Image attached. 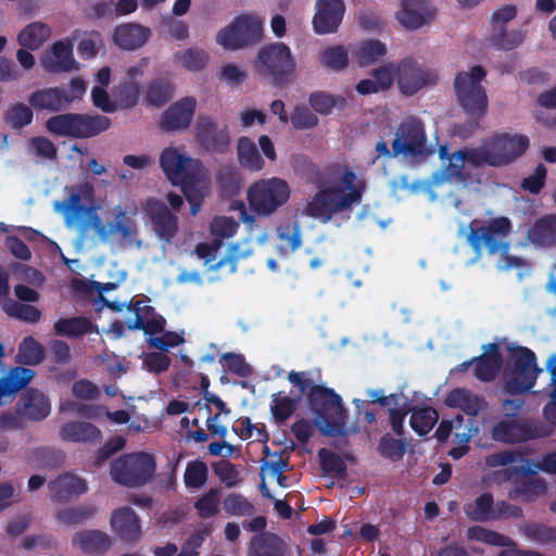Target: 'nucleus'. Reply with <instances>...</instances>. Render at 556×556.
Masks as SVG:
<instances>
[{
  "label": "nucleus",
  "mask_w": 556,
  "mask_h": 556,
  "mask_svg": "<svg viewBox=\"0 0 556 556\" xmlns=\"http://www.w3.org/2000/svg\"><path fill=\"white\" fill-rule=\"evenodd\" d=\"M270 408L277 420H286L293 413L295 403L289 396L278 393L273 395Z\"/></svg>",
  "instance_id": "62"
},
{
  "label": "nucleus",
  "mask_w": 556,
  "mask_h": 556,
  "mask_svg": "<svg viewBox=\"0 0 556 556\" xmlns=\"http://www.w3.org/2000/svg\"><path fill=\"white\" fill-rule=\"evenodd\" d=\"M155 470L153 456L146 452L125 454L113 460L111 478L118 484L136 488L147 483Z\"/></svg>",
  "instance_id": "12"
},
{
  "label": "nucleus",
  "mask_w": 556,
  "mask_h": 556,
  "mask_svg": "<svg viewBox=\"0 0 556 556\" xmlns=\"http://www.w3.org/2000/svg\"><path fill=\"white\" fill-rule=\"evenodd\" d=\"M68 197L53 204L68 227H74L81 218L85 203H91L86 210L85 228L92 230L101 242L118 247L141 248L136 223L127 216L122 205L108 206L104 202L93 203V186L89 182L67 188Z\"/></svg>",
  "instance_id": "1"
},
{
  "label": "nucleus",
  "mask_w": 556,
  "mask_h": 556,
  "mask_svg": "<svg viewBox=\"0 0 556 556\" xmlns=\"http://www.w3.org/2000/svg\"><path fill=\"white\" fill-rule=\"evenodd\" d=\"M292 188L285 178L273 176L255 180L247 190L250 211L260 217H269L288 204Z\"/></svg>",
  "instance_id": "7"
},
{
  "label": "nucleus",
  "mask_w": 556,
  "mask_h": 556,
  "mask_svg": "<svg viewBox=\"0 0 556 556\" xmlns=\"http://www.w3.org/2000/svg\"><path fill=\"white\" fill-rule=\"evenodd\" d=\"M73 545L85 553H103L110 547L111 539L102 531L86 530L74 535Z\"/></svg>",
  "instance_id": "35"
},
{
  "label": "nucleus",
  "mask_w": 556,
  "mask_h": 556,
  "mask_svg": "<svg viewBox=\"0 0 556 556\" xmlns=\"http://www.w3.org/2000/svg\"><path fill=\"white\" fill-rule=\"evenodd\" d=\"M5 118L13 128H21L30 124L33 112L28 105L17 103L7 111Z\"/></svg>",
  "instance_id": "58"
},
{
  "label": "nucleus",
  "mask_w": 556,
  "mask_h": 556,
  "mask_svg": "<svg viewBox=\"0 0 556 556\" xmlns=\"http://www.w3.org/2000/svg\"><path fill=\"white\" fill-rule=\"evenodd\" d=\"M239 229V223L231 217L216 216L210 223L211 242H200L194 248V254L204 264L216 261V255L223 245V241L232 238Z\"/></svg>",
  "instance_id": "17"
},
{
  "label": "nucleus",
  "mask_w": 556,
  "mask_h": 556,
  "mask_svg": "<svg viewBox=\"0 0 556 556\" xmlns=\"http://www.w3.org/2000/svg\"><path fill=\"white\" fill-rule=\"evenodd\" d=\"M290 383L299 388L301 393H308L313 410L316 414V427L327 435L343 433L345 426V410L341 397L333 390L313 386L306 372L291 371L288 377Z\"/></svg>",
  "instance_id": "5"
},
{
  "label": "nucleus",
  "mask_w": 556,
  "mask_h": 556,
  "mask_svg": "<svg viewBox=\"0 0 556 556\" xmlns=\"http://www.w3.org/2000/svg\"><path fill=\"white\" fill-rule=\"evenodd\" d=\"M78 412L97 421H101L105 417L115 425L127 424L130 419L129 414L125 410H116L112 413L103 406L80 407L78 408Z\"/></svg>",
  "instance_id": "49"
},
{
  "label": "nucleus",
  "mask_w": 556,
  "mask_h": 556,
  "mask_svg": "<svg viewBox=\"0 0 556 556\" xmlns=\"http://www.w3.org/2000/svg\"><path fill=\"white\" fill-rule=\"evenodd\" d=\"M51 27L42 22H33L17 34V42L22 48L39 49L50 37Z\"/></svg>",
  "instance_id": "36"
},
{
  "label": "nucleus",
  "mask_w": 556,
  "mask_h": 556,
  "mask_svg": "<svg viewBox=\"0 0 556 556\" xmlns=\"http://www.w3.org/2000/svg\"><path fill=\"white\" fill-rule=\"evenodd\" d=\"M61 438L64 441L78 443H96L100 441V429L86 421H70L61 428Z\"/></svg>",
  "instance_id": "33"
},
{
  "label": "nucleus",
  "mask_w": 556,
  "mask_h": 556,
  "mask_svg": "<svg viewBox=\"0 0 556 556\" xmlns=\"http://www.w3.org/2000/svg\"><path fill=\"white\" fill-rule=\"evenodd\" d=\"M277 236L281 241V245L278 247V253L280 255L293 252L302 244L301 228L296 223L279 226L277 228Z\"/></svg>",
  "instance_id": "44"
},
{
  "label": "nucleus",
  "mask_w": 556,
  "mask_h": 556,
  "mask_svg": "<svg viewBox=\"0 0 556 556\" xmlns=\"http://www.w3.org/2000/svg\"><path fill=\"white\" fill-rule=\"evenodd\" d=\"M511 223L507 217H497L484 224L473 220L470 225L468 240L471 247L479 252L486 249L494 257L495 266L500 270H508L521 266L530 267V264L517 256L509 254V245L505 238L511 231Z\"/></svg>",
  "instance_id": "6"
},
{
  "label": "nucleus",
  "mask_w": 556,
  "mask_h": 556,
  "mask_svg": "<svg viewBox=\"0 0 556 556\" xmlns=\"http://www.w3.org/2000/svg\"><path fill=\"white\" fill-rule=\"evenodd\" d=\"M174 94L173 85L166 79H156L152 81L148 89L146 99L150 105L161 106Z\"/></svg>",
  "instance_id": "48"
},
{
  "label": "nucleus",
  "mask_w": 556,
  "mask_h": 556,
  "mask_svg": "<svg viewBox=\"0 0 556 556\" xmlns=\"http://www.w3.org/2000/svg\"><path fill=\"white\" fill-rule=\"evenodd\" d=\"M197 104V99L190 96L175 101L161 115L160 128L167 132L187 129L193 119Z\"/></svg>",
  "instance_id": "19"
},
{
  "label": "nucleus",
  "mask_w": 556,
  "mask_h": 556,
  "mask_svg": "<svg viewBox=\"0 0 556 556\" xmlns=\"http://www.w3.org/2000/svg\"><path fill=\"white\" fill-rule=\"evenodd\" d=\"M219 503V492L215 489H212L195 502L194 507L200 517L208 518L218 513Z\"/></svg>",
  "instance_id": "56"
},
{
  "label": "nucleus",
  "mask_w": 556,
  "mask_h": 556,
  "mask_svg": "<svg viewBox=\"0 0 556 556\" xmlns=\"http://www.w3.org/2000/svg\"><path fill=\"white\" fill-rule=\"evenodd\" d=\"M394 83V68L392 63H388L374 70L367 78L361 79L355 90L362 96H368L389 90Z\"/></svg>",
  "instance_id": "28"
},
{
  "label": "nucleus",
  "mask_w": 556,
  "mask_h": 556,
  "mask_svg": "<svg viewBox=\"0 0 556 556\" xmlns=\"http://www.w3.org/2000/svg\"><path fill=\"white\" fill-rule=\"evenodd\" d=\"M5 313L27 323H36L40 319V312L31 305L22 304L14 301H7L3 304Z\"/></svg>",
  "instance_id": "55"
},
{
  "label": "nucleus",
  "mask_w": 556,
  "mask_h": 556,
  "mask_svg": "<svg viewBox=\"0 0 556 556\" xmlns=\"http://www.w3.org/2000/svg\"><path fill=\"white\" fill-rule=\"evenodd\" d=\"M318 58L323 66L334 72L343 71L349 64V52L346 48L341 45L323 49Z\"/></svg>",
  "instance_id": "43"
},
{
  "label": "nucleus",
  "mask_w": 556,
  "mask_h": 556,
  "mask_svg": "<svg viewBox=\"0 0 556 556\" xmlns=\"http://www.w3.org/2000/svg\"><path fill=\"white\" fill-rule=\"evenodd\" d=\"M525 40V33L521 29H507L505 27L491 28L489 35L490 43L501 50H513L519 47Z\"/></svg>",
  "instance_id": "42"
},
{
  "label": "nucleus",
  "mask_w": 556,
  "mask_h": 556,
  "mask_svg": "<svg viewBox=\"0 0 556 556\" xmlns=\"http://www.w3.org/2000/svg\"><path fill=\"white\" fill-rule=\"evenodd\" d=\"M159 162L170 184L181 187L191 206V214L197 215L211 191L208 169L200 160L190 156L185 146L170 144L164 148Z\"/></svg>",
  "instance_id": "4"
},
{
  "label": "nucleus",
  "mask_w": 556,
  "mask_h": 556,
  "mask_svg": "<svg viewBox=\"0 0 556 556\" xmlns=\"http://www.w3.org/2000/svg\"><path fill=\"white\" fill-rule=\"evenodd\" d=\"M345 5L343 0H316L313 28L316 34L328 35L339 28Z\"/></svg>",
  "instance_id": "23"
},
{
  "label": "nucleus",
  "mask_w": 556,
  "mask_h": 556,
  "mask_svg": "<svg viewBox=\"0 0 556 556\" xmlns=\"http://www.w3.org/2000/svg\"><path fill=\"white\" fill-rule=\"evenodd\" d=\"M140 94V84L125 80L118 88V100L123 108H131L137 104Z\"/></svg>",
  "instance_id": "61"
},
{
  "label": "nucleus",
  "mask_w": 556,
  "mask_h": 556,
  "mask_svg": "<svg viewBox=\"0 0 556 556\" xmlns=\"http://www.w3.org/2000/svg\"><path fill=\"white\" fill-rule=\"evenodd\" d=\"M111 125L110 118L101 115L59 114L46 122L47 130L60 137L86 138L106 130Z\"/></svg>",
  "instance_id": "13"
},
{
  "label": "nucleus",
  "mask_w": 556,
  "mask_h": 556,
  "mask_svg": "<svg viewBox=\"0 0 556 556\" xmlns=\"http://www.w3.org/2000/svg\"><path fill=\"white\" fill-rule=\"evenodd\" d=\"M264 21L256 14H241L218 30L216 42L225 50L237 51L261 41Z\"/></svg>",
  "instance_id": "11"
},
{
  "label": "nucleus",
  "mask_w": 556,
  "mask_h": 556,
  "mask_svg": "<svg viewBox=\"0 0 556 556\" xmlns=\"http://www.w3.org/2000/svg\"><path fill=\"white\" fill-rule=\"evenodd\" d=\"M223 509L237 517L251 516L254 513L253 505L241 494L231 493L223 501Z\"/></svg>",
  "instance_id": "53"
},
{
  "label": "nucleus",
  "mask_w": 556,
  "mask_h": 556,
  "mask_svg": "<svg viewBox=\"0 0 556 556\" xmlns=\"http://www.w3.org/2000/svg\"><path fill=\"white\" fill-rule=\"evenodd\" d=\"M502 363V356L496 345H489L484 354L475 363V375L482 381L492 380L497 374Z\"/></svg>",
  "instance_id": "39"
},
{
  "label": "nucleus",
  "mask_w": 556,
  "mask_h": 556,
  "mask_svg": "<svg viewBox=\"0 0 556 556\" xmlns=\"http://www.w3.org/2000/svg\"><path fill=\"white\" fill-rule=\"evenodd\" d=\"M437 10L430 0H401L395 17L407 29H418L435 18Z\"/></svg>",
  "instance_id": "22"
},
{
  "label": "nucleus",
  "mask_w": 556,
  "mask_h": 556,
  "mask_svg": "<svg viewBox=\"0 0 556 556\" xmlns=\"http://www.w3.org/2000/svg\"><path fill=\"white\" fill-rule=\"evenodd\" d=\"M143 211L148 216L156 237L169 243L178 231V218L166 205L155 199H148L143 203Z\"/></svg>",
  "instance_id": "18"
},
{
  "label": "nucleus",
  "mask_w": 556,
  "mask_h": 556,
  "mask_svg": "<svg viewBox=\"0 0 556 556\" xmlns=\"http://www.w3.org/2000/svg\"><path fill=\"white\" fill-rule=\"evenodd\" d=\"M394 155H402L410 162L425 157L429 151L421 122L415 117L406 118L399 127L392 144Z\"/></svg>",
  "instance_id": "14"
},
{
  "label": "nucleus",
  "mask_w": 556,
  "mask_h": 556,
  "mask_svg": "<svg viewBox=\"0 0 556 556\" xmlns=\"http://www.w3.org/2000/svg\"><path fill=\"white\" fill-rule=\"evenodd\" d=\"M253 253V248L251 241L249 239L238 241L228 247L226 255L218 258L216 256V261L211 264H206L211 268H218L225 266L230 263L233 264L240 260L249 257Z\"/></svg>",
  "instance_id": "45"
},
{
  "label": "nucleus",
  "mask_w": 556,
  "mask_h": 556,
  "mask_svg": "<svg viewBox=\"0 0 556 556\" xmlns=\"http://www.w3.org/2000/svg\"><path fill=\"white\" fill-rule=\"evenodd\" d=\"M546 369L551 375L554 390L551 394V403L544 408V415L549 421L556 422V354L548 358Z\"/></svg>",
  "instance_id": "64"
},
{
  "label": "nucleus",
  "mask_w": 556,
  "mask_h": 556,
  "mask_svg": "<svg viewBox=\"0 0 556 556\" xmlns=\"http://www.w3.org/2000/svg\"><path fill=\"white\" fill-rule=\"evenodd\" d=\"M539 435L541 433L532 429L527 421L514 417H506L498 421L492 432L494 440L506 443L526 441Z\"/></svg>",
  "instance_id": "25"
},
{
  "label": "nucleus",
  "mask_w": 556,
  "mask_h": 556,
  "mask_svg": "<svg viewBox=\"0 0 556 556\" xmlns=\"http://www.w3.org/2000/svg\"><path fill=\"white\" fill-rule=\"evenodd\" d=\"M55 332L60 336L78 337L91 329V324L83 317L61 319L54 325Z\"/></svg>",
  "instance_id": "51"
},
{
  "label": "nucleus",
  "mask_w": 556,
  "mask_h": 556,
  "mask_svg": "<svg viewBox=\"0 0 556 556\" xmlns=\"http://www.w3.org/2000/svg\"><path fill=\"white\" fill-rule=\"evenodd\" d=\"M128 313L130 316L125 324L129 329H143L148 333H159L164 329L165 319L141 301L129 305Z\"/></svg>",
  "instance_id": "24"
},
{
  "label": "nucleus",
  "mask_w": 556,
  "mask_h": 556,
  "mask_svg": "<svg viewBox=\"0 0 556 556\" xmlns=\"http://www.w3.org/2000/svg\"><path fill=\"white\" fill-rule=\"evenodd\" d=\"M529 139L515 132H498L485 138L477 148H468L448 153L446 147H440L441 170L433 176V184L447 180L467 186L466 174L470 166L489 165L503 167L514 163L528 149Z\"/></svg>",
  "instance_id": "2"
},
{
  "label": "nucleus",
  "mask_w": 556,
  "mask_h": 556,
  "mask_svg": "<svg viewBox=\"0 0 556 556\" xmlns=\"http://www.w3.org/2000/svg\"><path fill=\"white\" fill-rule=\"evenodd\" d=\"M364 189V182L353 170L340 167L323 179L302 213L324 224L337 218L346 219L361 203Z\"/></svg>",
  "instance_id": "3"
},
{
  "label": "nucleus",
  "mask_w": 556,
  "mask_h": 556,
  "mask_svg": "<svg viewBox=\"0 0 556 556\" xmlns=\"http://www.w3.org/2000/svg\"><path fill=\"white\" fill-rule=\"evenodd\" d=\"M387 53V47L379 40L368 39L355 45L352 54L357 64L362 67L368 66Z\"/></svg>",
  "instance_id": "38"
},
{
  "label": "nucleus",
  "mask_w": 556,
  "mask_h": 556,
  "mask_svg": "<svg viewBox=\"0 0 556 556\" xmlns=\"http://www.w3.org/2000/svg\"><path fill=\"white\" fill-rule=\"evenodd\" d=\"M280 552V541L271 534L256 536L252 540L251 556H277Z\"/></svg>",
  "instance_id": "52"
},
{
  "label": "nucleus",
  "mask_w": 556,
  "mask_h": 556,
  "mask_svg": "<svg viewBox=\"0 0 556 556\" xmlns=\"http://www.w3.org/2000/svg\"><path fill=\"white\" fill-rule=\"evenodd\" d=\"M507 351L510 368L504 374L505 389L509 393H522L534 386L542 369L536 364L534 353L528 348L511 343Z\"/></svg>",
  "instance_id": "10"
},
{
  "label": "nucleus",
  "mask_w": 556,
  "mask_h": 556,
  "mask_svg": "<svg viewBox=\"0 0 556 556\" xmlns=\"http://www.w3.org/2000/svg\"><path fill=\"white\" fill-rule=\"evenodd\" d=\"M515 456L510 452H501L492 454L486 457V465L489 467L506 466L503 475L506 480L515 479V486L509 491V495L514 500H521L526 502L533 501L541 496L546 491V483L543 479L529 473L530 468L523 465H515ZM498 473L502 475V471Z\"/></svg>",
  "instance_id": "8"
},
{
  "label": "nucleus",
  "mask_w": 556,
  "mask_h": 556,
  "mask_svg": "<svg viewBox=\"0 0 556 556\" xmlns=\"http://www.w3.org/2000/svg\"><path fill=\"white\" fill-rule=\"evenodd\" d=\"M445 404L452 408H459L470 416L477 415L484 407L482 399L462 388L451 391L445 399Z\"/></svg>",
  "instance_id": "37"
},
{
  "label": "nucleus",
  "mask_w": 556,
  "mask_h": 556,
  "mask_svg": "<svg viewBox=\"0 0 556 556\" xmlns=\"http://www.w3.org/2000/svg\"><path fill=\"white\" fill-rule=\"evenodd\" d=\"M486 76L481 65H472L460 71L454 81L457 100L464 111L473 117H481L485 114L489 100L482 81Z\"/></svg>",
  "instance_id": "9"
},
{
  "label": "nucleus",
  "mask_w": 556,
  "mask_h": 556,
  "mask_svg": "<svg viewBox=\"0 0 556 556\" xmlns=\"http://www.w3.org/2000/svg\"><path fill=\"white\" fill-rule=\"evenodd\" d=\"M210 53L198 47L187 48L174 54V63L192 73L204 71L210 64Z\"/></svg>",
  "instance_id": "34"
},
{
  "label": "nucleus",
  "mask_w": 556,
  "mask_h": 556,
  "mask_svg": "<svg viewBox=\"0 0 556 556\" xmlns=\"http://www.w3.org/2000/svg\"><path fill=\"white\" fill-rule=\"evenodd\" d=\"M92 514V509L86 506L64 508L58 513V521L63 526H73L81 522Z\"/></svg>",
  "instance_id": "60"
},
{
  "label": "nucleus",
  "mask_w": 556,
  "mask_h": 556,
  "mask_svg": "<svg viewBox=\"0 0 556 556\" xmlns=\"http://www.w3.org/2000/svg\"><path fill=\"white\" fill-rule=\"evenodd\" d=\"M466 515L477 521L520 516V508L504 502L493 503L491 494H482L475 502L465 506Z\"/></svg>",
  "instance_id": "21"
},
{
  "label": "nucleus",
  "mask_w": 556,
  "mask_h": 556,
  "mask_svg": "<svg viewBox=\"0 0 556 556\" xmlns=\"http://www.w3.org/2000/svg\"><path fill=\"white\" fill-rule=\"evenodd\" d=\"M393 64L394 80H397L400 91L406 96H413L420 89L433 85L438 75L431 68L413 59H404Z\"/></svg>",
  "instance_id": "15"
},
{
  "label": "nucleus",
  "mask_w": 556,
  "mask_h": 556,
  "mask_svg": "<svg viewBox=\"0 0 556 556\" xmlns=\"http://www.w3.org/2000/svg\"><path fill=\"white\" fill-rule=\"evenodd\" d=\"M237 155L239 163L252 172H261L265 162L255 143L248 137H240L237 142Z\"/></svg>",
  "instance_id": "41"
},
{
  "label": "nucleus",
  "mask_w": 556,
  "mask_h": 556,
  "mask_svg": "<svg viewBox=\"0 0 556 556\" xmlns=\"http://www.w3.org/2000/svg\"><path fill=\"white\" fill-rule=\"evenodd\" d=\"M207 478V467L202 462L189 463L185 471V482L187 486L199 489Z\"/></svg>",
  "instance_id": "59"
},
{
  "label": "nucleus",
  "mask_w": 556,
  "mask_h": 556,
  "mask_svg": "<svg viewBox=\"0 0 556 556\" xmlns=\"http://www.w3.org/2000/svg\"><path fill=\"white\" fill-rule=\"evenodd\" d=\"M102 43V37L98 31L85 33L77 46L78 55L84 60H91L97 56Z\"/></svg>",
  "instance_id": "54"
},
{
  "label": "nucleus",
  "mask_w": 556,
  "mask_h": 556,
  "mask_svg": "<svg viewBox=\"0 0 556 556\" xmlns=\"http://www.w3.org/2000/svg\"><path fill=\"white\" fill-rule=\"evenodd\" d=\"M51 495L56 501H65L87 491V483L79 476L64 473L49 483Z\"/></svg>",
  "instance_id": "31"
},
{
  "label": "nucleus",
  "mask_w": 556,
  "mask_h": 556,
  "mask_svg": "<svg viewBox=\"0 0 556 556\" xmlns=\"http://www.w3.org/2000/svg\"><path fill=\"white\" fill-rule=\"evenodd\" d=\"M18 410L29 419L40 420L50 414L51 405L43 393L29 390L22 396Z\"/></svg>",
  "instance_id": "32"
},
{
  "label": "nucleus",
  "mask_w": 556,
  "mask_h": 556,
  "mask_svg": "<svg viewBox=\"0 0 556 556\" xmlns=\"http://www.w3.org/2000/svg\"><path fill=\"white\" fill-rule=\"evenodd\" d=\"M527 238L535 248L556 247V215H547L535 220L529 227Z\"/></svg>",
  "instance_id": "29"
},
{
  "label": "nucleus",
  "mask_w": 556,
  "mask_h": 556,
  "mask_svg": "<svg viewBox=\"0 0 556 556\" xmlns=\"http://www.w3.org/2000/svg\"><path fill=\"white\" fill-rule=\"evenodd\" d=\"M150 28L137 23L118 25L113 31V42L123 50L141 48L150 38Z\"/></svg>",
  "instance_id": "27"
},
{
  "label": "nucleus",
  "mask_w": 556,
  "mask_h": 556,
  "mask_svg": "<svg viewBox=\"0 0 556 556\" xmlns=\"http://www.w3.org/2000/svg\"><path fill=\"white\" fill-rule=\"evenodd\" d=\"M439 415L435 409L426 407L417 409L410 417L412 428L419 434H427L438 421Z\"/></svg>",
  "instance_id": "50"
},
{
  "label": "nucleus",
  "mask_w": 556,
  "mask_h": 556,
  "mask_svg": "<svg viewBox=\"0 0 556 556\" xmlns=\"http://www.w3.org/2000/svg\"><path fill=\"white\" fill-rule=\"evenodd\" d=\"M29 102L41 110L59 111L66 108L65 90L61 88L38 90L30 96Z\"/></svg>",
  "instance_id": "40"
},
{
  "label": "nucleus",
  "mask_w": 556,
  "mask_h": 556,
  "mask_svg": "<svg viewBox=\"0 0 556 556\" xmlns=\"http://www.w3.org/2000/svg\"><path fill=\"white\" fill-rule=\"evenodd\" d=\"M16 357L17 362L33 366L42 362L45 351L33 337H27L21 342Z\"/></svg>",
  "instance_id": "46"
},
{
  "label": "nucleus",
  "mask_w": 556,
  "mask_h": 556,
  "mask_svg": "<svg viewBox=\"0 0 556 556\" xmlns=\"http://www.w3.org/2000/svg\"><path fill=\"white\" fill-rule=\"evenodd\" d=\"M29 152L40 159L52 160L56 155L54 143L46 137H35L28 146Z\"/></svg>",
  "instance_id": "63"
},
{
  "label": "nucleus",
  "mask_w": 556,
  "mask_h": 556,
  "mask_svg": "<svg viewBox=\"0 0 556 556\" xmlns=\"http://www.w3.org/2000/svg\"><path fill=\"white\" fill-rule=\"evenodd\" d=\"M76 35L73 38H63L55 41L42 56L43 67L53 73H68L80 70V63L74 58L73 45Z\"/></svg>",
  "instance_id": "20"
},
{
  "label": "nucleus",
  "mask_w": 556,
  "mask_h": 556,
  "mask_svg": "<svg viewBox=\"0 0 556 556\" xmlns=\"http://www.w3.org/2000/svg\"><path fill=\"white\" fill-rule=\"evenodd\" d=\"M320 466L325 476L341 478L346 470L345 459L331 451L323 448L319 451Z\"/></svg>",
  "instance_id": "47"
},
{
  "label": "nucleus",
  "mask_w": 556,
  "mask_h": 556,
  "mask_svg": "<svg viewBox=\"0 0 556 556\" xmlns=\"http://www.w3.org/2000/svg\"><path fill=\"white\" fill-rule=\"evenodd\" d=\"M255 67L263 75L280 79L294 71L295 63L290 48L282 42H275L258 51Z\"/></svg>",
  "instance_id": "16"
},
{
  "label": "nucleus",
  "mask_w": 556,
  "mask_h": 556,
  "mask_svg": "<svg viewBox=\"0 0 556 556\" xmlns=\"http://www.w3.org/2000/svg\"><path fill=\"white\" fill-rule=\"evenodd\" d=\"M111 527L127 541H136L141 535L139 518L130 507L115 509L111 516Z\"/></svg>",
  "instance_id": "30"
},
{
  "label": "nucleus",
  "mask_w": 556,
  "mask_h": 556,
  "mask_svg": "<svg viewBox=\"0 0 556 556\" xmlns=\"http://www.w3.org/2000/svg\"><path fill=\"white\" fill-rule=\"evenodd\" d=\"M311 106L320 114H328L334 106L343 105L344 99L326 92H316L309 97Z\"/></svg>",
  "instance_id": "57"
},
{
  "label": "nucleus",
  "mask_w": 556,
  "mask_h": 556,
  "mask_svg": "<svg viewBox=\"0 0 556 556\" xmlns=\"http://www.w3.org/2000/svg\"><path fill=\"white\" fill-rule=\"evenodd\" d=\"M368 395L372 402H378L388 407L392 428L400 434L403 428V419L412 410L407 396L403 393L384 396L381 390H370Z\"/></svg>",
  "instance_id": "26"
}]
</instances>
